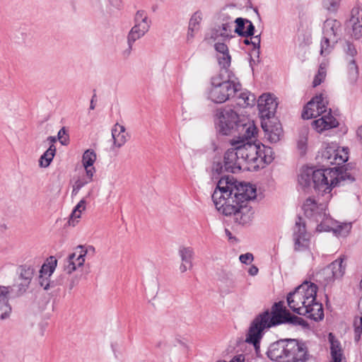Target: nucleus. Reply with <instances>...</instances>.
Listing matches in <instances>:
<instances>
[{
	"instance_id": "nucleus-30",
	"label": "nucleus",
	"mask_w": 362,
	"mask_h": 362,
	"mask_svg": "<svg viewBox=\"0 0 362 362\" xmlns=\"http://www.w3.org/2000/svg\"><path fill=\"white\" fill-rule=\"evenodd\" d=\"M334 45L332 37L323 35L320 41V55L326 57L330 54L334 47Z\"/></svg>"
},
{
	"instance_id": "nucleus-15",
	"label": "nucleus",
	"mask_w": 362,
	"mask_h": 362,
	"mask_svg": "<svg viewBox=\"0 0 362 362\" xmlns=\"http://www.w3.org/2000/svg\"><path fill=\"white\" fill-rule=\"evenodd\" d=\"M311 125L317 132L322 133L324 131L337 127L339 122L332 115V110L329 108V112L327 115L313 120Z\"/></svg>"
},
{
	"instance_id": "nucleus-27",
	"label": "nucleus",
	"mask_w": 362,
	"mask_h": 362,
	"mask_svg": "<svg viewBox=\"0 0 362 362\" xmlns=\"http://www.w3.org/2000/svg\"><path fill=\"white\" fill-rule=\"evenodd\" d=\"M57 148L54 145H50L49 148L42 153L39 159V165L42 168L49 166L56 154Z\"/></svg>"
},
{
	"instance_id": "nucleus-24",
	"label": "nucleus",
	"mask_w": 362,
	"mask_h": 362,
	"mask_svg": "<svg viewBox=\"0 0 362 362\" xmlns=\"http://www.w3.org/2000/svg\"><path fill=\"white\" fill-rule=\"evenodd\" d=\"M349 149L348 147H339L336 146V152L334 154V158L331 162V165L341 166L349 160Z\"/></svg>"
},
{
	"instance_id": "nucleus-6",
	"label": "nucleus",
	"mask_w": 362,
	"mask_h": 362,
	"mask_svg": "<svg viewBox=\"0 0 362 362\" xmlns=\"http://www.w3.org/2000/svg\"><path fill=\"white\" fill-rule=\"evenodd\" d=\"M302 209L308 218L317 223L320 222L316 227L317 232H332L334 225L337 223V221L332 219L329 214L326 213L324 205L318 204L315 198L306 199Z\"/></svg>"
},
{
	"instance_id": "nucleus-46",
	"label": "nucleus",
	"mask_w": 362,
	"mask_h": 362,
	"mask_svg": "<svg viewBox=\"0 0 362 362\" xmlns=\"http://www.w3.org/2000/svg\"><path fill=\"white\" fill-rule=\"evenodd\" d=\"M230 63L231 57L229 52L226 54H223V57H218V64L220 66L221 69H225V72L228 73V74L231 72L228 70V68L230 66Z\"/></svg>"
},
{
	"instance_id": "nucleus-53",
	"label": "nucleus",
	"mask_w": 362,
	"mask_h": 362,
	"mask_svg": "<svg viewBox=\"0 0 362 362\" xmlns=\"http://www.w3.org/2000/svg\"><path fill=\"white\" fill-rule=\"evenodd\" d=\"M255 33V27L251 21L248 20L246 24V29L245 33V37H252Z\"/></svg>"
},
{
	"instance_id": "nucleus-34",
	"label": "nucleus",
	"mask_w": 362,
	"mask_h": 362,
	"mask_svg": "<svg viewBox=\"0 0 362 362\" xmlns=\"http://www.w3.org/2000/svg\"><path fill=\"white\" fill-rule=\"evenodd\" d=\"M223 172H226L224 170L223 161L222 162L221 160H214L211 165V180H216L218 182V180L222 177L221 175Z\"/></svg>"
},
{
	"instance_id": "nucleus-11",
	"label": "nucleus",
	"mask_w": 362,
	"mask_h": 362,
	"mask_svg": "<svg viewBox=\"0 0 362 362\" xmlns=\"http://www.w3.org/2000/svg\"><path fill=\"white\" fill-rule=\"evenodd\" d=\"M278 103L271 93H263L257 100V107L261 119H274Z\"/></svg>"
},
{
	"instance_id": "nucleus-59",
	"label": "nucleus",
	"mask_w": 362,
	"mask_h": 362,
	"mask_svg": "<svg viewBox=\"0 0 362 362\" xmlns=\"http://www.w3.org/2000/svg\"><path fill=\"white\" fill-rule=\"evenodd\" d=\"M30 284V283L29 281H23V282L19 284L18 286V296H21V295L23 294L28 289Z\"/></svg>"
},
{
	"instance_id": "nucleus-5",
	"label": "nucleus",
	"mask_w": 362,
	"mask_h": 362,
	"mask_svg": "<svg viewBox=\"0 0 362 362\" xmlns=\"http://www.w3.org/2000/svg\"><path fill=\"white\" fill-rule=\"evenodd\" d=\"M252 322L264 332L281 325H299L305 329L310 326L305 320L292 314L284 305L283 300L275 302L271 309H266L257 315Z\"/></svg>"
},
{
	"instance_id": "nucleus-19",
	"label": "nucleus",
	"mask_w": 362,
	"mask_h": 362,
	"mask_svg": "<svg viewBox=\"0 0 362 362\" xmlns=\"http://www.w3.org/2000/svg\"><path fill=\"white\" fill-rule=\"evenodd\" d=\"M341 26V24L339 21L336 19L327 18L323 23L322 34L324 35L332 37L334 44H336L340 39V37L338 35V32L340 30Z\"/></svg>"
},
{
	"instance_id": "nucleus-60",
	"label": "nucleus",
	"mask_w": 362,
	"mask_h": 362,
	"mask_svg": "<svg viewBox=\"0 0 362 362\" xmlns=\"http://www.w3.org/2000/svg\"><path fill=\"white\" fill-rule=\"evenodd\" d=\"M214 79H216V82L217 83H223L225 82V81L227 80V79H225L223 74L221 72L219 74L212 76L211 78V86H214Z\"/></svg>"
},
{
	"instance_id": "nucleus-16",
	"label": "nucleus",
	"mask_w": 362,
	"mask_h": 362,
	"mask_svg": "<svg viewBox=\"0 0 362 362\" xmlns=\"http://www.w3.org/2000/svg\"><path fill=\"white\" fill-rule=\"evenodd\" d=\"M266 332L251 322L246 334L245 342L254 346L256 354L260 352V343Z\"/></svg>"
},
{
	"instance_id": "nucleus-58",
	"label": "nucleus",
	"mask_w": 362,
	"mask_h": 362,
	"mask_svg": "<svg viewBox=\"0 0 362 362\" xmlns=\"http://www.w3.org/2000/svg\"><path fill=\"white\" fill-rule=\"evenodd\" d=\"M250 93L249 92H243L240 93L238 96L240 99H242L244 101V105L245 106L252 105V103H250Z\"/></svg>"
},
{
	"instance_id": "nucleus-36",
	"label": "nucleus",
	"mask_w": 362,
	"mask_h": 362,
	"mask_svg": "<svg viewBox=\"0 0 362 362\" xmlns=\"http://www.w3.org/2000/svg\"><path fill=\"white\" fill-rule=\"evenodd\" d=\"M234 23L235 24L234 33L239 37H245L246 24L248 23V19L238 17L234 21Z\"/></svg>"
},
{
	"instance_id": "nucleus-48",
	"label": "nucleus",
	"mask_w": 362,
	"mask_h": 362,
	"mask_svg": "<svg viewBox=\"0 0 362 362\" xmlns=\"http://www.w3.org/2000/svg\"><path fill=\"white\" fill-rule=\"evenodd\" d=\"M344 51L347 55L354 57L357 54V50L355 45L350 41H346Z\"/></svg>"
},
{
	"instance_id": "nucleus-22",
	"label": "nucleus",
	"mask_w": 362,
	"mask_h": 362,
	"mask_svg": "<svg viewBox=\"0 0 362 362\" xmlns=\"http://www.w3.org/2000/svg\"><path fill=\"white\" fill-rule=\"evenodd\" d=\"M328 340L330 344V362H342L343 351L340 341L332 333L328 334Z\"/></svg>"
},
{
	"instance_id": "nucleus-14",
	"label": "nucleus",
	"mask_w": 362,
	"mask_h": 362,
	"mask_svg": "<svg viewBox=\"0 0 362 362\" xmlns=\"http://www.w3.org/2000/svg\"><path fill=\"white\" fill-rule=\"evenodd\" d=\"M288 306L298 315L304 314L308 303L300 292V288L296 287L293 291L289 292L286 296Z\"/></svg>"
},
{
	"instance_id": "nucleus-12",
	"label": "nucleus",
	"mask_w": 362,
	"mask_h": 362,
	"mask_svg": "<svg viewBox=\"0 0 362 362\" xmlns=\"http://www.w3.org/2000/svg\"><path fill=\"white\" fill-rule=\"evenodd\" d=\"M222 23L211 29L210 38L214 41L220 38L222 41L227 42L235 37L233 35L231 17L228 14H222Z\"/></svg>"
},
{
	"instance_id": "nucleus-56",
	"label": "nucleus",
	"mask_w": 362,
	"mask_h": 362,
	"mask_svg": "<svg viewBox=\"0 0 362 362\" xmlns=\"http://www.w3.org/2000/svg\"><path fill=\"white\" fill-rule=\"evenodd\" d=\"M323 74L324 73L321 72L320 70L318 71V74L314 77V79L313 81V87H317L322 83L324 79V76H322Z\"/></svg>"
},
{
	"instance_id": "nucleus-42",
	"label": "nucleus",
	"mask_w": 362,
	"mask_h": 362,
	"mask_svg": "<svg viewBox=\"0 0 362 362\" xmlns=\"http://www.w3.org/2000/svg\"><path fill=\"white\" fill-rule=\"evenodd\" d=\"M233 146L235 151H237V154L238 156L239 159H243L244 161L247 163L248 159V148L246 147V142L240 143L239 144H236L235 146Z\"/></svg>"
},
{
	"instance_id": "nucleus-55",
	"label": "nucleus",
	"mask_w": 362,
	"mask_h": 362,
	"mask_svg": "<svg viewBox=\"0 0 362 362\" xmlns=\"http://www.w3.org/2000/svg\"><path fill=\"white\" fill-rule=\"evenodd\" d=\"M86 177L85 178L88 182L93 181V177L94 173H95V168L93 165L90 167H84Z\"/></svg>"
},
{
	"instance_id": "nucleus-43",
	"label": "nucleus",
	"mask_w": 362,
	"mask_h": 362,
	"mask_svg": "<svg viewBox=\"0 0 362 362\" xmlns=\"http://www.w3.org/2000/svg\"><path fill=\"white\" fill-rule=\"evenodd\" d=\"M57 139L62 146H67L69 144V131L65 127L59 129L57 133Z\"/></svg>"
},
{
	"instance_id": "nucleus-64",
	"label": "nucleus",
	"mask_w": 362,
	"mask_h": 362,
	"mask_svg": "<svg viewBox=\"0 0 362 362\" xmlns=\"http://www.w3.org/2000/svg\"><path fill=\"white\" fill-rule=\"evenodd\" d=\"M109 1L112 6H114L118 9H119L122 7V0H109Z\"/></svg>"
},
{
	"instance_id": "nucleus-4",
	"label": "nucleus",
	"mask_w": 362,
	"mask_h": 362,
	"mask_svg": "<svg viewBox=\"0 0 362 362\" xmlns=\"http://www.w3.org/2000/svg\"><path fill=\"white\" fill-rule=\"evenodd\" d=\"M267 356L275 362H308L312 357L306 341L293 338L280 339L272 343Z\"/></svg>"
},
{
	"instance_id": "nucleus-49",
	"label": "nucleus",
	"mask_w": 362,
	"mask_h": 362,
	"mask_svg": "<svg viewBox=\"0 0 362 362\" xmlns=\"http://www.w3.org/2000/svg\"><path fill=\"white\" fill-rule=\"evenodd\" d=\"M214 49L217 52H219L222 54H226L229 52L228 47L223 41L221 42H218L215 43Z\"/></svg>"
},
{
	"instance_id": "nucleus-25",
	"label": "nucleus",
	"mask_w": 362,
	"mask_h": 362,
	"mask_svg": "<svg viewBox=\"0 0 362 362\" xmlns=\"http://www.w3.org/2000/svg\"><path fill=\"white\" fill-rule=\"evenodd\" d=\"M150 25L143 26L141 24H134L127 35V41L135 42L148 31Z\"/></svg>"
},
{
	"instance_id": "nucleus-63",
	"label": "nucleus",
	"mask_w": 362,
	"mask_h": 362,
	"mask_svg": "<svg viewBox=\"0 0 362 362\" xmlns=\"http://www.w3.org/2000/svg\"><path fill=\"white\" fill-rule=\"evenodd\" d=\"M310 308H311V310H312L310 311V313H309L302 314L301 315L306 316V317H308V316H309L310 315H314V317H316L317 316H318V315H319L320 312L318 311V310H317V309H316V308H317L315 305V306L313 305V306H312V307H310Z\"/></svg>"
},
{
	"instance_id": "nucleus-61",
	"label": "nucleus",
	"mask_w": 362,
	"mask_h": 362,
	"mask_svg": "<svg viewBox=\"0 0 362 362\" xmlns=\"http://www.w3.org/2000/svg\"><path fill=\"white\" fill-rule=\"evenodd\" d=\"M252 54V57L257 59V62H259V54H260V47L254 46L250 51V55Z\"/></svg>"
},
{
	"instance_id": "nucleus-54",
	"label": "nucleus",
	"mask_w": 362,
	"mask_h": 362,
	"mask_svg": "<svg viewBox=\"0 0 362 362\" xmlns=\"http://www.w3.org/2000/svg\"><path fill=\"white\" fill-rule=\"evenodd\" d=\"M126 134L125 132L121 133L117 139H115L114 145L118 148L122 146L127 141Z\"/></svg>"
},
{
	"instance_id": "nucleus-57",
	"label": "nucleus",
	"mask_w": 362,
	"mask_h": 362,
	"mask_svg": "<svg viewBox=\"0 0 362 362\" xmlns=\"http://www.w3.org/2000/svg\"><path fill=\"white\" fill-rule=\"evenodd\" d=\"M257 144L259 145V149H257V164H261V158L263 157V152L265 150L266 146L262 144L260 142H257Z\"/></svg>"
},
{
	"instance_id": "nucleus-3",
	"label": "nucleus",
	"mask_w": 362,
	"mask_h": 362,
	"mask_svg": "<svg viewBox=\"0 0 362 362\" xmlns=\"http://www.w3.org/2000/svg\"><path fill=\"white\" fill-rule=\"evenodd\" d=\"M238 186V192L234 193L233 197H228V201L219 207L221 214L226 216L234 215L235 222L244 226L252 221V208L247 204L256 199L257 188L255 185L245 182H242Z\"/></svg>"
},
{
	"instance_id": "nucleus-8",
	"label": "nucleus",
	"mask_w": 362,
	"mask_h": 362,
	"mask_svg": "<svg viewBox=\"0 0 362 362\" xmlns=\"http://www.w3.org/2000/svg\"><path fill=\"white\" fill-rule=\"evenodd\" d=\"M241 184L242 182H238L232 175H223L218 180L211 199L220 214H221V209L219 206L228 201V197H233L234 193L238 192V185Z\"/></svg>"
},
{
	"instance_id": "nucleus-37",
	"label": "nucleus",
	"mask_w": 362,
	"mask_h": 362,
	"mask_svg": "<svg viewBox=\"0 0 362 362\" xmlns=\"http://www.w3.org/2000/svg\"><path fill=\"white\" fill-rule=\"evenodd\" d=\"M96 160V153L93 149H87L84 151L82 156V164L83 167H90L93 165Z\"/></svg>"
},
{
	"instance_id": "nucleus-20",
	"label": "nucleus",
	"mask_w": 362,
	"mask_h": 362,
	"mask_svg": "<svg viewBox=\"0 0 362 362\" xmlns=\"http://www.w3.org/2000/svg\"><path fill=\"white\" fill-rule=\"evenodd\" d=\"M307 230L306 223L303 218L298 215L295 224V230L293 232V239L295 242V250H297V246L300 247L302 245L300 241L306 240Z\"/></svg>"
},
{
	"instance_id": "nucleus-1",
	"label": "nucleus",
	"mask_w": 362,
	"mask_h": 362,
	"mask_svg": "<svg viewBox=\"0 0 362 362\" xmlns=\"http://www.w3.org/2000/svg\"><path fill=\"white\" fill-rule=\"evenodd\" d=\"M355 165L354 163H348L341 166L318 169L314 166H303L298 175V182L305 192H308L313 186L316 192L324 195L330 193L341 182H354L355 177L348 171L354 168Z\"/></svg>"
},
{
	"instance_id": "nucleus-44",
	"label": "nucleus",
	"mask_w": 362,
	"mask_h": 362,
	"mask_svg": "<svg viewBox=\"0 0 362 362\" xmlns=\"http://www.w3.org/2000/svg\"><path fill=\"white\" fill-rule=\"evenodd\" d=\"M341 0H323L322 6L329 12H336L339 6Z\"/></svg>"
},
{
	"instance_id": "nucleus-32",
	"label": "nucleus",
	"mask_w": 362,
	"mask_h": 362,
	"mask_svg": "<svg viewBox=\"0 0 362 362\" xmlns=\"http://www.w3.org/2000/svg\"><path fill=\"white\" fill-rule=\"evenodd\" d=\"M17 272L19 274L21 279L30 283L35 273V269L30 265L23 264L18 267Z\"/></svg>"
},
{
	"instance_id": "nucleus-28",
	"label": "nucleus",
	"mask_w": 362,
	"mask_h": 362,
	"mask_svg": "<svg viewBox=\"0 0 362 362\" xmlns=\"http://www.w3.org/2000/svg\"><path fill=\"white\" fill-rule=\"evenodd\" d=\"M86 202L83 198L74 206L67 222L69 226H75L76 223L78 222V219L81 218L82 210L86 209Z\"/></svg>"
},
{
	"instance_id": "nucleus-38",
	"label": "nucleus",
	"mask_w": 362,
	"mask_h": 362,
	"mask_svg": "<svg viewBox=\"0 0 362 362\" xmlns=\"http://www.w3.org/2000/svg\"><path fill=\"white\" fill-rule=\"evenodd\" d=\"M336 152V145L334 144H329L322 152V159L331 165V162L334 158V154Z\"/></svg>"
},
{
	"instance_id": "nucleus-9",
	"label": "nucleus",
	"mask_w": 362,
	"mask_h": 362,
	"mask_svg": "<svg viewBox=\"0 0 362 362\" xmlns=\"http://www.w3.org/2000/svg\"><path fill=\"white\" fill-rule=\"evenodd\" d=\"M297 287L300 288V292L308 303V307L305 308L304 314L310 313L312 310L310 307L315 305L317 308L316 309L320 312L319 315L315 317L313 315H310L308 318L315 322L322 320L325 317L324 309L322 304L317 300V286L311 281H305Z\"/></svg>"
},
{
	"instance_id": "nucleus-29",
	"label": "nucleus",
	"mask_w": 362,
	"mask_h": 362,
	"mask_svg": "<svg viewBox=\"0 0 362 362\" xmlns=\"http://www.w3.org/2000/svg\"><path fill=\"white\" fill-rule=\"evenodd\" d=\"M263 152V157L261 158V164H256L252 166L253 170L257 171L264 168L267 165L270 164L274 159V152L272 148L266 146Z\"/></svg>"
},
{
	"instance_id": "nucleus-45",
	"label": "nucleus",
	"mask_w": 362,
	"mask_h": 362,
	"mask_svg": "<svg viewBox=\"0 0 362 362\" xmlns=\"http://www.w3.org/2000/svg\"><path fill=\"white\" fill-rule=\"evenodd\" d=\"M361 21L362 23V8L357 5L354 6L351 11V18L346 22H357Z\"/></svg>"
},
{
	"instance_id": "nucleus-18",
	"label": "nucleus",
	"mask_w": 362,
	"mask_h": 362,
	"mask_svg": "<svg viewBox=\"0 0 362 362\" xmlns=\"http://www.w3.org/2000/svg\"><path fill=\"white\" fill-rule=\"evenodd\" d=\"M76 250H80L79 254L77 255V263L74 262L76 257V252L70 254L67 258L66 264L64 265V271L67 274H71L76 270L78 267H82L85 262V257L88 254V250H84V246L78 245Z\"/></svg>"
},
{
	"instance_id": "nucleus-13",
	"label": "nucleus",
	"mask_w": 362,
	"mask_h": 362,
	"mask_svg": "<svg viewBox=\"0 0 362 362\" xmlns=\"http://www.w3.org/2000/svg\"><path fill=\"white\" fill-rule=\"evenodd\" d=\"M261 127L271 143H276L283 136L281 124L276 119H261Z\"/></svg>"
},
{
	"instance_id": "nucleus-35",
	"label": "nucleus",
	"mask_w": 362,
	"mask_h": 362,
	"mask_svg": "<svg viewBox=\"0 0 362 362\" xmlns=\"http://www.w3.org/2000/svg\"><path fill=\"white\" fill-rule=\"evenodd\" d=\"M179 255L181 257L182 262L188 264L189 268L191 269L192 267V260L194 255L192 248L189 247H181L179 250Z\"/></svg>"
},
{
	"instance_id": "nucleus-39",
	"label": "nucleus",
	"mask_w": 362,
	"mask_h": 362,
	"mask_svg": "<svg viewBox=\"0 0 362 362\" xmlns=\"http://www.w3.org/2000/svg\"><path fill=\"white\" fill-rule=\"evenodd\" d=\"M202 21V13L197 11L191 16L189 21V28H193L197 31L200 29V23Z\"/></svg>"
},
{
	"instance_id": "nucleus-52",
	"label": "nucleus",
	"mask_w": 362,
	"mask_h": 362,
	"mask_svg": "<svg viewBox=\"0 0 362 362\" xmlns=\"http://www.w3.org/2000/svg\"><path fill=\"white\" fill-rule=\"evenodd\" d=\"M123 132H125V127L117 123L112 129L113 140L115 141V139H117Z\"/></svg>"
},
{
	"instance_id": "nucleus-31",
	"label": "nucleus",
	"mask_w": 362,
	"mask_h": 362,
	"mask_svg": "<svg viewBox=\"0 0 362 362\" xmlns=\"http://www.w3.org/2000/svg\"><path fill=\"white\" fill-rule=\"evenodd\" d=\"M352 228L351 223H339L334 225L332 233L336 237H346L351 232Z\"/></svg>"
},
{
	"instance_id": "nucleus-17",
	"label": "nucleus",
	"mask_w": 362,
	"mask_h": 362,
	"mask_svg": "<svg viewBox=\"0 0 362 362\" xmlns=\"http://www.w3.org/2000/svg\"><path fill=\"white\" fill-rule=\"evenodd\" d=\"M235 148L228 149L223 155L224 170L226 173H238L241 170V165Z\"/></svg>"
},
{
	"instance_id": "nucleus-62",
	"label": "nucleus",
	"mask_w": 362,
	"mask_h": 362,
	"mask_svg": "<svg viewBox=\"0 0 362 362\" xmlns=\"http://www.w3.org/2000/svg\"><path fill=\"white\" fill-rule=\"evenodd\" d=\"M134 43V42L127 41L128 48L123 52V56L124 57H128L130 55Z\"/></svg>"
},
{
	"instance_id": "nucleus-47",
	"label": "nucleus",
	"mask_w": 362,
	"mask_h": 362,
	"mask_svg": "<svg viewBox=\"0 0 362 362\" xmlns=\"http://www.w3.org/2000/svg\"><path fill=\"white\" fill-rule=\"evenodd\" d=\"M88 183L89 182L86 179H78L73 185L71 197L76 196L79 190Z\"/></svg>"
},
{
	"instance_id": "nucleus-7",
	"label": "nucleus",
	"mask_w": 362,
	"mask_h": 362,
	"mask_svg": "<svg viewBox=\"0 0 362 362\" xmlns=\"http://www.w3.org/2000/svg\"><path fill=\"white\" fill-rule=\"evenodd\" d=\"M233 73H229L223 83H217L216 79H214V86H211L208 92V99L214 103L222 104L241 90V83L233 80Z\"/></svg>"
},
{
	"instance_id": "nucleus-23",
	"label": "nucleus",
	"mask_w": 362,
	"mask_h": 362,
	"mask_svg": "<svg viewBox=\"0 0 362 362\" xmlns=\"http://www.w3.org/2000/svg\"><path fill=\"white\" fill-rule=\"evenodd\" d=\"M343 262L344 259L340 257L329 264L327 269L331 271L333 279H338L344 276L346 266L343 264Z\"/></svg>"
},
{
	"instance_id": "nucleus-40",
	"label": "nucleus",
	"mask_w": 362,
	"mask_h": 362,
	"mask_svg": "<svg viewBox=\"0 0 362 362\" xmlns=\"http://www.w3.org/2000/svg\"><path fill=\"white\" fill-rule=\"evenodd\" d=\"M346 25L347 27L351 25L352 27V33L351 36L355 40H359L362 37V23L361 21L357 22H346Z\"/></svg>"
},
{
	"instance_id": "nucleus-2",
	"label": "nucleus",
	"mask_w": 362,
	"mask_h": 362,
	"mask_svg": "<svg viewBox=\"0 0 362 362\" xmlns=\"http://www.w3.org/2000/svg\"><path fill=\"white\" fill-rule=\"evenodd\" d=\"M214 125L218 139L231 136L236 132H245L238 139L230 140L232 146L243 142H254L252 139H255L258 132V129L253 121L246 122L245 119H240L238 113L230 107L216 110Z\"/></svg>"
},
{
	"instance_id": "nucleus-33",
	"label": "nucleus",
	"mask_w": 362,
	"mask_h": 362,
	"mask_svg": "<svg viewBox=\"0 0 362 362\" xmlns=\"http://www.w3.org/2000/svg\"><path fill=\"white\" fill-rule=\"evenodd\" d=\"M257 141L255 140L254 142H246V147L248 148L247 163L249 164L256 165L257 163V149H259V145L257 144Z\"/></svg>"
},
{
	"instance_id": "nucleus-21",
	"label": "nucleus",
	"mask_w": 362,
	"mask_h": 362,
	"mask_svg": "<svg viewBox=\"0 0 362 362\" xmlns=\"http://www.w3.org/2000/svg\"><path fill=\"white\" fill-rule=\"evenodd\" d=\"M9 287L0 286V319L8 318L11 312V306L8 303Z\"/></svg>"
},
{
	"instance_id": "nucleus-26",
	"label": "nucleus",
	"mask_w": 362,
	"mask_h": 362,
	"mask_svg": "<svg viewBox=\"0 0 362 362\" xmlns=\"http://www.w3.org/2000/svg\"><path fill=\"white\" fill-rule=\"evenodd\" d=\"M57 265V259L54 256H50L46 262L42 265L40 269V275L50 277L54 273Z\"/></svg>"
},
{
	"instance_id": "nucleus-51",
	"label": "nucleus",
	"mask_w": 362,
	"mask_h": 362,
	"mask_svg": "<svg viewBox=\"0 0 362 362\" xmlns=\"http://www.w3.org/2000/svg\"><path fill=\"white\" fill-rule=\"evenodd\" d=\"M254 259V256L250 252H246L239 256V260L242 264H250Z\"/></svg>"
},
{
	"instance_id": "nucleus-10",
	"label": "nucleus",
	"mask_w": 362,
	"mask_h": 362,
	"mask_svg": "<svg viewBox=\"0 0 362 362\" xmlns=\"http://www.w3.org/2000/svg\"><path fill=\"white\" fill-rule=\"evenodd\" d=\"M327 102L325 103L322 93L313 97L303 107L301 117L310 119L321 115L327 111Z\"/></svg>"
},
{
	"instance_id": "nucleus-41",
	"label": "nucleus",
	"mask_w": 362,
	"mask_h": 362,
	"mask_svg": "<svg viewBox=\"0 0 362 362\" xmlns=\"http://www.w3.org/2000/svg\"><path fill=\"white\" fill-rule=\"evenodd\" d=\"M135 24H141L143 26L150 25L151 21L148 20L147 14L144 10H139L134 16Z\"/></svg>"
},
{
	"instance_id": "nucleus-50",
	"label": "nucleus",
	"mask_w": 362,
	"mask_h": 362,
	"mask_svg": "<svg viewBox=\"0 0 362 362\" xmlns=\"http://www.w3.org/2000/svg\"><path fill=\"white\" fill-rule=\"evenodd\" d=\"M49 278V277H47L43 275H39V284L46 291L50 288H53V285H50V280Z\"/></svg>"
}]
</instances>
